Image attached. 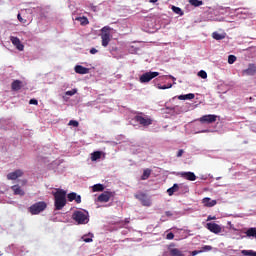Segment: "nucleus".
Listing matches in <instances>:
<instances>
[{
    "mask_svg": "<svg viewBox=\"0 0 256 256\" xmlns=\"http://www.w3.org/2000/svg\"><path fill=\"white\" fill-rule=\"evenodd\" d=\"M45 209H47V203L45 201L36 202L29 207L31 215H39V213H43Z\"/></svg>",
    "mask_w": 256,
    "mask_h": 256,
    "instance_id": "obj_5",
    "label": "nucleus"
},
{
    "mask_svg": "<svg viewBox=\"0 0 256 256\" xmlns=\"http://www.w3.org/2000/svg\"><path fill=\"white\" fill-rule=\"evenodd\" d=\"M157 89H171L173 87V84H167V85H161V84H156Z\"/></svg>",
    "mask_w": 256,
    "mask_h": 256,
    "instance_id": "obj_33",
    "label": "nucleus"
},
{
    "mask_svg": "<svg viewBox=\"0 0 256 256\" xmlns=\"http://www.w3.org/2000/svg\"><path fill=\"white\" fill-rule=\"evenodd\" d=\"M103 155L102 151H95L91 154V161H99Z\"/></svg>",
    "mask_w": 256,
    "mask_h": 256,
    "instance_id": "obj_22",
    "label": "nucleus"
},
{
    "mask_svg": "<svg viewBox=\"0 0 256 256\" xmlns=\"http://www.w3.org/2000/svg\"><path fill=\"white\" fill-rule=\"evenodd\" d=\"M19 177H23V170L21 169L15 170L14 172H10L7 174V179L9 181H15V179H19Z\"/></svg>",
    "mask_w": 256,
    "mask_h": 256,
    "instance_id": "obj_12",
    "label": "nucleus"
},
{
    "mask_svg": "<svg viewBox=\"0 0 256 256\" xmlns=\"http://www.w3.org/2000/svg\"><path fill=\"white\" fill-rule=\"evenodd\" d=\"M166 239H168L169 241H171L172 239H175V234H173V232H169L166 235Z\"/></svg>",
    "mask_w": 256,
    "mask_h": 256,
    "instance_id": "obj_42",
    "label": "nucleus"
},
{
    "mask_svg": "<svg viewBox=\"0 0 256 256\" xmlns=\"http://www.w3.org/2000/svg\"><path fill=\"white\" fill-rule=\"evenodd\" d=\"M241 253L244 256H256V252L253 250H242Z\"/></svg>",
    "mask_w": 256,
    "mask_h": 256,
    "instance_id": "obj_31",
    "label": "nucleus"
},
{
    "mask_svg": "<svg viewBox=\"0 0 256 256\" xmlns=\"http://www.w3.org/2000/svg\"><path fill=\"white\" fill-rule=\"evenodd\" d=\"M83 241L85 242V243H91L92 241H93V239L92 238H87V237H83Z\"/></svg>",
    "mask_w": 256,
    "mask_h": 256,
    "instance_id": "obj_45",
    "label": "nucleus"
},
{
    "mask_svg": "<svg viewBox=\"0 0 256 256\" xmlns=\"http://www.w3.org/2000/svg\"><path fill=\"white\" fill-rule=\"evenodd\" d=\"M215 219H217V217H215V216L209 215V216L207 217V221H215Z\"/></svg>",
    "mask_w": 256,
    "mask_h": 256,
    "instance_id": "obj_46",
    "label": "nucleus"
},
{
    "mask_svg": "<svg viewBox=\"0 0 256 256\" xmlns=\"http://www.w3.org/2000/svg\"><path fill=\"white\" fill-rule=\"evenodd\" d=\"M149 177H151V169L146 168L143 171V174L141 176V180L142 181H147V179H149Z\"/></svg>",
    "mask_w": 256,
    "mask_h": 256,
    "instance_id": "obj_24",
    "label": "nucleus"
},
{
    "mask_svg": "<svg viewBox=\"0 0 256 256\" xmlns=\"http://www.w3.org/2000/svg\"><path fill=\"white\" fill-rule=\"evenodd\" d=\"M237 61V57L235 55H229L228 56V63L229 65H233Z\"/></svg>",
    "mask_w": 256,
    "mask_h": 256,
    "instance_id": "obj_35",
    "label": "nucleus"
},
{
    "mask_svg": "<svg viewBox=\"0 0 256 256\" xmlns=\"http://www.w3.org/2000/svg\"><path fill=\"white\" fill-rule=\"evenodd\" d=\"M109 199H111V193L101 194L98 196V201L100 203H108Z\"/></svg>",
    "mask_w": 256,
    "mask_h": 256,
    "instance_id": "obj_20",
    "label": "nucleus"
},
{
    "mask_svg": "<svg viewBox=\"0 0 256 256\" xmlns=\"http://www.w3.org/2000/svg\"><path fill=\"white\" fill-rule=\"evenodd\" d=\"M67 205V193H54V211H61Z\"/></svg>",
    "mask_w": 256,
    "mask_h": 256,
    "instance_id": "obj_2",
    "label": "nucleus"
},
{
    "mask_svg": "<svg viewBox=\"0 0 256 256\" xmlns=\"http://www.w3.org/2000/svg\"><path fill=\"white\" fill-rule=\"evenodd\" d=\"M90 53L91 55H95L96 53H98V50L96 48H92L90 49Z\"/></svg>",
    "mask_w": 256,
    "mask_h": 256,
    "instance_id": "obj_47",
    "label": "nucleus"
},
{
    "mask_svg": "<svg viewBox=\"0 0 256 256\" xmlns=\"http://www.w3.org/2000/svg\"><path fill=\"white\" fill-rule=\"evenodd\" d=\"M128 52L131 53L132 55H136V53H139V47L136 45L130 44L127 47Z\"/></svg>",
    "mask_w": 256,
    "mask_h": 256,
    "instance_id": "obj_23",
    "label": "nucleus"
},
{
    "mask_svg": "<svg viewBox=\"0 0 256 256\" xmlns=\"http://www.w3.org/2000/svg\"><path fill=\"white\" fill-rule=\"evenodd\" d=\"M175 247V243H171L168 246V251L170 253V256H185V254H183V252L177 248H173Z\"/></svg>",
    "mask_w": 256,
    "mask_h": 256,
    "instance_id": "obj_13",
    "label": "nucleus"
},
{
    "mask_svg": "<svg viewBox=\"0 0 256 256\" xmlns=\"http://www.w3.org/2000/svg\"><path fill=\"white\" fill-rule=\"evenodd\" d=\"M171 9H172L173 13H175L176 15H179L180 17H183L184 13L180 7L172 6Z\"/></svg>",
    "mask_w": 256,
    "mask_h": 256,
    "instance_id": "obj_26",
    "label": "nucleus"
},
{
    "mask_svg": "<svg viewBox=\"0 0 256 256\" xmlns=\"http://www.w3.org/2000/svg\"><path fill=\"white\" fill-rule=\"evenodd\" d=\"M75 201H76V203H81V196H77V197L75 198Z\"/></svg>",
    "mask_w": 256,
    "mask_h": 256,
    "instance_id": "obj_51",
    "label": "nucleus"
},
{
    "mask_svg": "<svg viewBox=\"0 0 256 256\" xmlns=\"http://www.w3.org/2000/svg\"><path fill=\"white\" fill-rule=\"evenodd\" d=\"M74 71L75 73H78V75H87V73H89V68L83 67L82 65H76Z\"/></svg>",
    "mask_w": 256,
    "mask_h": 256,
    "instance_id": "obj_15",
    "label": "nucleus"
},
{
    "mask_svg": "<svg viewBox=\"0 0 256 256\" xmlns=\"http://www.w3.org/2000/svg\"><path fill=\"white\" fill-rule=\"evenodd\" d=\"M246 235H247V237H255V239H256V228H249L246 231Z\"/></svg>",
    "mask_w": 256,
    "mask_h": 256,
    "instance_id": "obj_28",
    "label": "nucleus"
},
{
    "mask_svg": "<svg viewBox=\"0 0 256 256\" xmlns=\"http://www.w3.org/2000/svg\"><path fill=\"white\" fill-rule=\"evenodd\" d=\"M0 193H3V191H0Z\"/></svg>",
    "mask_w": 256,
    "mask_h": 256,
    "instance_id": "obj_61",
    "label": "nucleus"
},
{
    "mask_svg": "<svg viewBox=\"0 0 256 256\" xmlns=\"http://www.w3.org/2000/svg\"><path fill=\"white\" fill-rule=\"evenodd\" d=\"M166 217H173V213L171 211L165 212Z\"/></svg>",
    "mask_w": 256,
    "mask_h": 256,
    "instance_id": "obj_48",
    "label": "nucleus"
},
{
    "mask_svg": "<svg viewBox=\"0 0 256 256\" xmlns=\"http://www.w3.org/2000/svg\"><path fill=\"white\" fill-rule=\"evenodd\" d=\"M210 132H211V131H210L209 129L198 131V133H210Z\"/></svg>",
    "mask_w": 256,
    "mask_h": 256,
    "instance_id": "obj_50",
    "label": "nucleus"
},
{
    "mask_svg": "<svg viewBox=\"0 0 256 256\" xmlns=\"http://www.w3.org/2000/svg\"><path fill=\"white\" fill-rule=\"evenodd\" d=\"M187 192H189V189H188V188H186V190H185V193H187Z\"/></svg>",
    "mask_w": 256,
    "mask_h": 256,
    "instance_id": "obj_57",
    "label": "nucleus"
},
{
    "mask_svg": "<svg viewBox=\"0 0 256 256\" xmlns=\"http://www.w3.org/2000/svg\"><path fill=\"white\" fill-rule=\"evenodd\" d=\"M130 153H133V155H137V153H141V146L131 145L130 146Z\"/></svg>",
    "mask_w": 256,
    "mask_h": 256,
    "instance_id": "obj_25",
    "label": "nucleus"
},
{
    "mask_svg": "<svg viewBox=\"0 0 256 256\" xmlns=\"http://www.w3.org/2000/svg\"><path fill=\"white\" fill-rule=\"evenodd\" d=\"M180 175L183 179H187L188 181H195L197 179V176L193 172H181Z\"/></svg>",
    "mask_w": 256,
    "mask_h": 256,
    "instance_id": "obj_14",
    "label": "nucleus"
},
{
    "mask_svg": "<svg viewBox=\"0 0 256 256\" xmlns=\"http://www.w3.org/2000/svg\"><path fill=\"white\" fill-rule=\"evenodd\" d=\"M245 75H255L256 73V66L255 64H249L248 68L243 71Z\"/></svg>",
    "mask_w": 256,
    "mask_h": 256,
    "instance_id": "obj_19",
    "label": "nucleus"
},
{
    "mask_svg": "<svg viewBox=\"0 0 256 256\" xmlns=\"http://www.w3.org/2000/svg\"><path fill=\"white\" fill-rule=\"evenodd\" d=\"M218 181H219V179H221V177H218V178H216Z\"/></svg>",
    "mask_w": 256,
    "mask_h": 256,
    "instance_id": "obj_58",
    "label": "nucleus"
},
{
    "mask_svg": "<svg viewBox=\"0 0 256 256\" xmlns=\"http://www.w3.org/2000/svg\"><path fill=\"white\" fill-rule=\"evenodd\" d=\"M135 198L138 199V201H140V203H141V205H143V207H151V205H152L151 197L149 195H147L146 193L135 194Z\"/></svg>",
    "mask_w": 256,
    "mask_h": 256,
    "instance_id": "obj_6",
    "label": "nucleus"
},
{
    "mask_svg": "<svg viewBox=\"0 0 256 256\" xmlns=\"http://www.w3.org/2000/svg\"><path fill=\"white\" fill-rule=\"evenodd\" d=\"M93 193H101L103 191H105V185L99 183V184H95L91 187Z\"/></svg>",
    "mask_w": 256,
    "mask_h": 256,
    "instance_id": "obj_18",
    "label": "nucleus"
},
{
    "mask_svg": "<svg viewBox=\"0 0 256 256\" xmlns=\"http://www.w3.org/2000/svg\"><path fill=\"white\" fill-rule=\"evenodd\" d=\"M77 199V193L68 194V201H75Z\"/></svg>",
    "mask_w": 256,
    "mask_h": 256,
    "instance_id": "obj_39",
    "label": "nucleus"
},
{
    "mask_svg": "<svg viewBox=\"0 0 256 256\" xmlns=\"http://www.w3.org/2000/svg\"><path fill=\"white\" fill-rule=\"evenodd\" d=\"M68 125H70L71 127H79V122L76 120H70Z\"/></svg>",
    "mask_w": 256,
    "mask_h": 256,
    "instance_id": "obj_40",
    "label": "nucleus"
},
{
    "mask_svg": "<svg viewBox=\"0 0 256 256\" xmlns=\"http://www.w3.org/2000/svg\"><path fill=\"white\" fill-rule=\"evenodd\" d=\"M72 219L78 225H87L89 223V212L86 210H76L72 214Z\"/></svg>",
    "mask_w": 256,
    "mask_h": 256,
    "instance_id": "obj_1",
    "label": "nucleus"
},
{
    "mask_svg": "<svg viewBox=\"0 0 256 256\" xmlns=\"http://www.w3.org/2000/svg\"><path fill=\"white\" fill-rule=\"evenodd\" d=\"M189 3L193 5V7H201L203 5V1L201 0H189Z\"/></svg>",
    "mask_w": 256,
    "mask_h": 256,
    "instance_id": "obj_29",
    "label": "nucleus"
},
{
    "mask_svg": "<svg viewBox=\"0 0 256 256\" xmlns=\"http://www.w3.org/2000/svg\"><path fill=\"white\" fill-rule=\"evenodd\" d=\"M76 19L77 21H80L81 25H89V20L87 17H78Z\"/></svg>",
    "mask_w": 256,
    "mask_h": 256,
    "instance_id": "obj_32",
    "label": "nucleus"
},
{
    "mask_svg": "<svg viewBox=\"0 0 256 256\" xmlns=\"http://www.w3.org/2000/svg\"><path fill=\"white\" fill-rule=\"evenodd\" d=\"M205 228L210 231V233H214V235H219L221 231H223V228L221 225L215 223V222H209L205 225Z\"/></svg>",
    "mask_w": 256,
    "mask_h": 256,
    "instance_id": "obj_8",
    "label": "nucleus"
},
{
    "mask_svg": "<svg viewBox=\"0 0 256 256\" xmlns=\"http://www.w3.org/2000/svg\"><path fill=\"white\" fill-rule=\"evenodd\" d=\"M217 115L215 114H208V115H204L202 116L199 121L200 123H208V124H211V123H215V121H217Z\"/></svg>",
    "mask_w": 256,
    "mask_h": 256,
    "instance_id": "obj_10",
    "label": "nucleus"
},
{
    "mask_svg": "<svg viewBox=\"0 0 256 256\" xmlns=\"http://www.w3.org/2000/svg\"><path fill=\"white\" fill-rule=\"evenodd\" d=\"M198 77H200L201 79H207V72L205 70H200L198 72Z\"/></svg>",
    "mask_w": 256,
    "mask_h": 256,
    "instance_id": "obj_37",
    "label": "nucleus"
},
{
    "mask_svg": "<svg viewBox=\"0 0 256 256\" xmlns=\"http://www.w3.org/2000/svg\"><path fill=\"white\" fill-rule=\"evenodd\" d=\"M204 191H211V190H209L208 188H204Z\"/></svg>",
    "mask_w": 256,
    "mask_h": 256,
    "instance_id": "obj_55",
    "label": "nucleus"
},
{
    "mask_svg": "<svg viewBox=\"0 0 256 256\" xmlns=\"http://www.w3.org/2000/svg\"><path fill=\"white\" fill-rule=\"evenodd\" d=\"M179 191V184H174L172 187L167 189V193H176Z\"/></svg>",
    "mask_w": 256,
    "mask_h": 256,
    "instance_id": "obj_30",
    "label": "nucleus"
},
{
    "mask_svg": "<svg viewBox=\"0 0 256 256\" xmlns=\"http://www.w3.org/2000/svg\"><path fill=\"white\" fill-rule=\"evenodd\" d=\"M51 193H67V191L60 189V188H54Z\"/></svg>",
    "mask_w": 256,
    "mask_h": 256,
    "instance_id": "obj_41",
    "label": "nucleus"
},
{
    "mask_svg": "<svg viewBox=\"0 0 256 256\" xmlns=\"http://www.w3.org/2000/svg\"><path fill=\"white\" fill-rule=\"evenodd\" d=\"M11 189L14 193H23V190H21V186L19 185H14L11 187Z\"/></svg>",
    "mask_w": 256,
    "mask_h": 256,
    "instance_id": "obj_36",
    "label": "nucleus"
},
{
    "mask_svg": "<svg viewBox=\"0 0 256 256\" xmlns=\"http://www.w3.org/2000/svg\"><path fill=\"white\" fill-rule=\"evenodd\" d=\"M212 37L216 40V41H223V39H225L227 37V33L222 32H213L212 33Z\"/></svg>",
    "mask_w": 256,
    "mask_h": 256,
    "instance_id": "obj_17",
    "label": "nucleus"
},
{
    "mask_svg": "<svg viewBox=\"0 0 256 256\" xmlns=\"http://www.w3.org/2000/svg\"><path fill=\"white\" fill-rule=\"evenodd\" d=\"M201 253V250H194L192 251V256L199 255Z\"/></svg>",
    "mask_w": 256,
    "mask_h": 256,
    "instance_id": "obj_49",
    "label": "nucleus"
},
{
    "mask_svg": "<svg viewBox=\"0 0 256 256\" xmlns=\"http://www.w3.org/2000/svg\"><path fill=\"white\" fill-rule=\"evenodd\" d=\"M155 77H159V72H145L142 74L139 78L140 83H149L152 79H155Z\"/></svg>",
    "mask_w": 256,
    "mask_h": 256,
    "instance_id": "obj_7",
    "label": "nucleus"
},
{
    "mask_svg": "<svg viewBox=\"0 0 256 256\" xmlns=\"http://www.w3.org/2000/svg\"><path fill=\"white\" fill-rule=\"evenodd\" d=\"M201 253H207V251H213V246L205 245L201 248Z\"/></svg>",
    "mask_w": 256,
    "mask_h": 256,
    "instance_id": "obj_34",
    "label": "nucleus"
},
{
    "mask_svg": "<svg viewBox=\"0 0 256 256\" xmlns=\"http://www.w3.org/2000/svg\"><path fill=\"white\" fill-rule=\"evenodd\" d=\"M77 93V89H72V90H68L66 91V95H68V97H73V95H75Z\"/></svg>",
    "mask_w": 256,
    "mask_h": 256,
    "instance_id": "obj_38",
    "label": "nucleus"
},
{
    "mask_svg": "<svg viewBox=\"0 0 256 256\" xmlns=\"http://www.w3.org/2000/svg\"><path fill=\"white\" fill-rule=\"evenodd\" d=\"M135 121L142 125V127H149V125H153V119L150 116H147L143 112H138L134 117Z\"/></svg>",
    "mask_w": 256,
    "mask_h": 256,
    "instance_id": "obj_3",
    "label": "nucleus"
},
{
    "mask_svg": "<svg viewBox=\"0 0 256 256\" xmlns=\"http://www.w3.org/2000/svg\"><path fill=\"white\" fill-rule=\"evenodd\" d=\"M12 89H13V91H19V89H21V81L15 80L12 83Z\"/></svg>",
    "mask_w": 256,
    "mask_h": 256,
    "instance_id": "obj_27",
    "label": "nucleus"
},
{
    "mask_svg": "<svg viewBox=\"0 0 256 256\" xmlns=\"http://www.w3.org/2000/svg\"><path fill=\"white\" fill-rule=\"evenodd\" d=\"M10 41L18 51H23V49H25V46L21 43V40L18 37L11 36Z\"/></svg>",
    "mask_w": 256,
    "mask_h": 256,
    "instance_id": "obj_11",
    "label": "nucleus"
},
{
    "mask_svg": "<svg viewBox=\"0 0 256 256\" xmlns=\"http://www.w3.org/2000/svg\"><path fill=\"white\" fill-rule=\"evenodd\" d=\"M204 207H215L217 205V200H211V198H204L202 200Z\"/></svg>",
    "mask_w": 256,
    "mask_h": 256,
    "instance_id": "obj_16",
    "label": "nucleus"
},
{
    "mask_svg": "<svg viewBox=\"0 0 256 256\" xmlns=\"http://www.w3.org/2000/svg\"><path fill=\"white\" fill-rule=\"evenodd\" d=\"M183 153H184L183 149L178 150L176 157H183Z\"/></svg>",
    "mask_w": 256,
    "mask_h": 256,
    "instance_id": "obj_44",
    "label": "nucleus"
},
{
    "mask_svg": "<svg viewBox=\"0 0 256 256\" xmlns=\"http://www.w3.org/2000/svg\"><path fill=\"white\" fill-rule=\"evenodd\" d=\"M100 37L102 39V47H107L111 43V27L104 26L101 29Z\"/></svg>",
    "mask_w": 256,
    "mask_h": 256,
    "instance_id": "obj_4",
    "label": "nucleus"
},
{
    "mask_svg": "<svg viewBox=\"0 0 256 256\" xmlns=\"http://www.w3.org/2000/svg\"><path fill=\"white\" fill-rule=\"evenodd\" d=\"M159 0H150V3H157Z\"/></svg>",
    "mask_w": 256,
    "mask_h": 256,
    "instance_id": "obj_54",
    "label": "nucleus"
},
{
    "mask_svg": "<svg viewBox=\"0 0 256 256\" xmlns=\"http://www.w3.org/2000/svg\"><path fill=\"white\" fill-rule=\"evenodd\" d=\"M169 195L171 196V195H173V193H169Z\"/></svg>",
    "mask_w": 256,
    "mask_h": 256,
    "instance_id": "obj_60",
    "label": "nucleus"
},
{
    "mask_svg": "<svg viewBox=\"0 0 256 256\" xmlns=\"http://www.w3.org/2000/svg\"><path fill=\"white\" fill-rule=\"evenodd\" d=\"M170 79L174 80V81H177V78L176 77H173L171 75H169Z\"/></svg>",
    "mask_w": 256,
    "mask_h": 256,
    "instance_id": "obj_53",
    "label": "nucleus"
},
{
    "mask_svg": "<svg viewBox=\"0 0 256 256\" xmlns=\"http://www.w3.org/2000/svg\"><path fill=\"white\" fill-rule=\"evenodd\" d=\"M178 99L180 101H187V100L195 99V94L189 93V94L180 95V96H178Z\"/></svg>",
    "mask_w": 256,
    "mask_h": 256,
    "instance_id": "obj_21",
    "label": "nucleus"
},
{
    "mask_svg": "<svg viewBox=\"0 0 256 256\" xmlns=\"http://www.w3.org/2000/svg\"><path fill=\"white\" fill-rule=\"evenodd\" d=\"M236 14L240 19H253V13L247 8H238Z\"/></svg>",
    "mask_w": 256,
    "mask_h": 256,
    "instance_id": "obj_9",
    "label": "nucleus"
},
{
    "mask_svg": "<svg viewBox=\"0 0 256 256\" xmlns=\"http://www.w3.org/2000/svg\"><path fill=\"white\" fill-rule=\"evenodd\" d=\"M104 193H110L109 191H104Z\"/></svg>",
    "mask_w": 256,
    "mask_h": 256,
    "instance_id": "obj_59",
    "label": "nucleus"
},
{
    "mask_svg": "<svg viewBox=\"0 0 256 256\" xmlns=\"http://www.w3.org/2000/svg\"><path fill=\"white\" fill-rule=\"evenodd\" d=\"M17 17H18V21H20L21 23H23V18L21 17V14H18Z\"/></svg>",
    "mask_w": 256,
    "mask_h": 256,
    "instance_id": "obj_52",
    "label": "nucleus"
},
{
    "mask_svg": "<svg viewBox=\"0 0 256 256\" xmlns=\"http://www.w3.org/2000/svg\"><path fill=\"white\" fill-rule=\"evenodd\" d=\"M29 103H30V105H38L39 101H37V99L33 98V99H30Z\"/></svg>",
    "mask_w": 256,
    "mask_h": 256,
    "instance_id": "obj_43",
    "label": "nucleus"
},
{
    "mask_svg": "<svg viewBox=\"0 0 256 256\" xmlns=\"http://www.w3.org/2000/svg\"><path fill=\"white\" fill-rule=\"evenodd\" d=\"M226 11H231V8H226Z\"/></svg>",
    "mask_w": 256,
    "mask_h": 256,
    "instance_id": "obj_56",
    "label": "nucleus"
}]
</instances>
